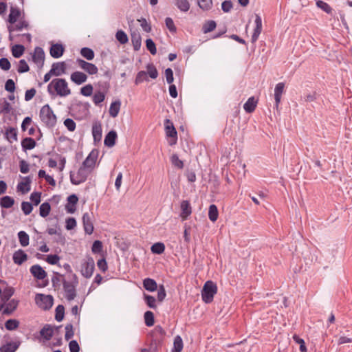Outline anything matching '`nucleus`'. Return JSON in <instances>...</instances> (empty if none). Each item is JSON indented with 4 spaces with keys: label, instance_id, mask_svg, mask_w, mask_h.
Instances as JSON below:
<instances>
[{
    "label": "nucleus",
    "instance_id": "obj_1",
    "mask_svg": "<svg viewBox=\"0 0 352 352\" xmlns=\"http://www.w3.org/2000/svg\"><path fill=\"white\" fill-rule=\"evenodd\" d=\"M47 92L51 96L58 95L66 97L71 94L68 83L64 78H54L47 85Z\"/></svg>",
    "mask_w": 352,
    "mask_h": 352
},
{
    "label": "nucleus",
    "instance_id": "obj_2",
    "mask_svg": "<svg viewBox=\"0 0 352 352\" xmlns=\"http://www.w3.org/2000/svg\"><path fill=\"white\" fill-rule=\"evenodd\" d=\"M78 284V280L76 274H70L67 280H63V289L65 298L67 300H73L76 296V287Z\"/></svg>",
    "mask_w": 352,
    "mask_h": 352
},
{
    "label": "nucleus",
    "instance_id": "obj_3",
    "mask_svg": "<svg viewBox=\"0 0 352 352\" xmlns=\"http://www.w3.org/2000/svg\"><path fill=\"white\" fill-rule=\"evenodd\" d=\"M39 117L42 122L48 128H52L56 124V116L49 104H45L41 107Z\"/></svg>",
    "mask_w": 352,
    "mask_h": 352
},
{
    "label": "nucleus",
    "instance_id": "obj_4",
    "mask_svg": "<svg viewBox=\"0 0 352 352\" xmlns=\"http://www.w3.org/2000/svg\"><path fill=\"white\" fill-rule=\"evenodd\" d=\"M217 292V285L212 280L206 281L201 290L202 300L206 303H210Z\"/></svg>",
    "mask_w": 352,
    "mask_h": 352
},
{
    "label": "nucleus",
    "instance_id": "obj_5",
    "mask_svg": "<svg viewBox=\"0 0 352 352\" xmlns=\"http://www.w3.org/2000/svg\"><path fill=\"white\" fill-rule=\"evenodd\" d=\"M91 173V170L81 165L76 174L70 173L71 182L74 185H79L87 180Z\"/></svg>",
    "mask_w": 352,
    "mask_h": 352
},
{
    "label": "nucleus",
    "instance_id": "obj_6",
    "mask_svg": "<svg viewBox=\"0 0 352 352\" xmlns=\"http://www.w3.org/2000/svg\"><path fill=\"white\" fill-rule=\"evenodd\" d=\"M35 302L41 309L49 310L53 305L54 298L51 295L37 294L35 296Z\"/></svg>",
    "mask_w": 352,
    "mask_h": 352
},
{
    "label": "nucleus",
    "instance_id": "obj_7",
    "mask_svg": "<svg viewBox=\"0 0 352 352\" xmlns=\"http://www.w3.org/2000/svg\"><path fill=\"white\" fill-rule=\"evenodd\" d=\"M165 130L166 135L171 138L169 144L170 146L175 144L177 140V133L173 124L168 119L165 120Z\"/></svg>",
    "mask_w": 352,
    "mask_h": 352
},
{
    "label": "nucleus",
    "instance_id": "obj_8",
    "mask_svg": "<svg viewBox=\"0 0 352 352\" xmlns=\"http://www.w3.org/2000/svg\"><path fill=\"white\" fill-rule=\"evenodd\" d=\"M94 261L93 258H89L87 260L85 261L81 265V274L82 275L88 278H90L94 270Z\"/></svg>",
    "mask_w": 352,
    "mask_h": 352
},
{
    "label": "nucleus",
    "instance_id": "obj_9",
    "mask_svg": "<svg viewBox=\"0 0 352 352\" xmlns=\"http://www.w3.org/2000/svg\"><path fill=\"white\" fill-rule=\"evenodd\" d=\"M98 155V151L97 150H92L83 161L82 166L92 171L95 168Z\"/></svg>",
    "mask_w": 352,
    "mask_h": 352
},
{
    "label": "nucleus",
    "instance_id": "obj_10",
    "mask_svg": "<svg viewBox=\"0 0 352 352\" xmlns=\"http://www.w3.org/2000/svg\"><path fill=\"white\" fill-rule=\"evenodd\" d=\"M76 62L81 69L90 75L96 74L98 72V67L93 63L87 62L80 58H78Z\"/></svg>",
    "mask_w": 352,
    "mask_h": 352
},
{
    "label": "nucleus",
    "instance_id": "obj_11",
    "mask_svg": "<svg viewBox=\"0 0 352 352\" xmlns=\"http://www.w3.org/2000/svg\"><path fill=\"white\" fill-rule=\"evenodd\" d=\"M67 65L65 62H57L52 64L51 73L55 76H60L66 72Z\"/></svg>",
    "mask_w": 352,
    "mask_h": 352
},
{
    "label": "nucleus",
    "instance_id": "obj_12",
    "mask_svg": "<svg viewBox=\"0 0 352 352\" xmlns=\"http://www.w3.org/2000/svg\"><path fill=\"white\" fill-rule=\"evenodd\" d=\"M254 23L255 28L254 29L251 38L252 43H255L258 40V36L262 31V19L258 14H256Z\"/></svg>",
    "mask_w": 352,
    "mask_h": 352
},
{
    "label": "nucleus",
    "instance_id": "obj_13",
    "mask_svg": "<svg viewBox=\"0 0 352 352\" xmlns=\"http://www.w3.org/2000/svg\"><path fill=\"white\" fill-rule=\"evenodd\" d=\"M32 276L38 280H43L47 276L46 272L39 265H34L30 269Z\"/></svg>",
    "mask_w": 352,
    "mask_h": 352
},
{
    "label": "nucleus",
    "instance_id": "obj_14",
    "mask_svg": "<svg viewBox=\"0 0 352 352\" xmlns=\"http://www.w3.org/2000/svg\"><path fill=\"white\" fill-rule=\"evenodd\" d=\"M70 79L76 85H80L87 81V76L82 72L76 71L72 73Z\"/></svg>",
    "mask_w": 352,
    "mask_h": 352
},
{
    "label": "nucleus",
    "instance_id": "obj_15",
    "mask_svg": "<svg viewBox=\"0 0 352 352\" xmlns=\"http://www.w3.org/2000/svg\"><path fill=\"white\" fill-rule=\"evenodd\" d=\"M82 219L85 232L88 234H92L94 231V226L90 214L87 212L85 213Z\"/></svg>",
    "mask_w": 352,
    "mask_h": 352
},
{
    "label": "nucleus",
    "instance_id": "obj_16",
    "mask_svg": "<svg viewBox=\"0 0 352 352\" xmlns=\"http://www.w3.org/2000/svg\"><path fill=\"white\" fill-rule=\"evenodd\" d=\"M29 26L28 22L25 20H21L18 23L15 25H11L8 27V31L10 32V40H12V32L15 31H21L23 29H27Z\"/></svg>",
    "mask_w": 352,
    "mask_h": 352
},
{
    "label": "nucleus",
    "instance_id": "obj_17",
    "mask_svg": "<svg viewBox=\"0 0 352 352\" xmlns=\"http://www.w3.org/2000/svg\"><path fill=\"white\" fill-rule=\"evenodd\" d=\"M28 259L27 254L23 250H18L14 252L12 256L13 262L16 265H21Z\"/></svg>",
    "mask_w": 352,
    "mask_h": 352
},
{
    "label": "nucleus",
    "instance_id": "obj_18",
    "mask_svg": "<svg viewBox=\"0 0 352 352\" xmlns=\"http://www.w3.org/2000/svg\"><path fill=\"white\" fill-rule=\"evenodd\" d=\"M64 51L65 49L62 44L56 43L52 45L50 53L52 57L58 58L63 56Z\"/></svg>",
    "mask_w": 352,
    "mask_h": 352
},
{
    "label": "nucleus",
    "instance_id": "obj_19",
    "mask_svg": "<svg viewBox=\"0 0 352 352\" xmlns=\"http://www.w3.org/2000/svg\"><path fill=\"white\" fill-rule=\"evenodd\" d=\"M33 61L37 64L43 65L45 60V53L43 50L40 47H36L34 49V53L32 56Z\"/></svg>",
    "mask_w": 352,
    "mask_h": 352
},
{
    "label": "nucleus",
    "instance_id": "obj_20",
    "mask_svg": "<svg viewBox=\"0 0 352 352\" xmlns=\"http://www.w3.org/2000/svg\"><path fill=\"white\" fill-rule=\"evenodd\" d=\"M78 201V197L72 194L67 197V204L65 205V209L68 213H74L76 210V205Z\"/></svg>",
    "mask_w": 352,
    "mask_h": 352
},
{
    "label": "nucleus",
    "instance_id": "obj_21",
    "mask_svg": "<svg viewBox=\"0 0 352 352\" xmlns=\"http://www.w3.org/2000/svg\"><path fill=\"white\" fill-rule=\"evenodd\" d=\"M192 213V208L190 202L187 200H184L181 203V214L180 216L183 219H186Z\"/></svg>",
    "mask_w": 352,
    "mask_h": 352
},
{
    "label": "nucleus",
    "instance_id": "obj_22",
    "mask_svg": "<svg viewBox=\"0 0 352 352\" xmlns=\"http://www.w3.org/2000/svg\"><path fill=\"white\" fill-rule=\"evenodd\" d=\"M285 87V84L283 82H278L276 84L274 89V99H275V106L276 108L278 107V105L280 102L281 96L283 93Z\"/></svg>",
    "mask_w": 352,
    "mask_h": 352
},
{
    "label": "nucleus",
    "instance_id": "obj_23",
    "mask_svg": "<svg viewBox=\"0 0 352 352\" xmlns=\"http://www.w3.org/2000/svg\"><path fill=\"white\" fill-rule=\"evenodd\" d=\"M54 327L50 324H45L40 331L41 336L46 341H49L51 340L54 335Z\"/></svg>",
    "mask_w": 352,
    "mask_h": 352
},
{
    "label": "nucleus",
    "instance_id": "obj_24",
    "mask_svg": "<svg viewBox=\"0 0 352 352\" xmlns=\"http://www.w3.org/2000/svg\"><path fill=\"white\" fill-rule=\"evenodd\" d=\"M19 304V300L15 299H12L11 300H8L6 305L5 308L3 310V314L4 315H10L12 312L17 308Z\"/></svg>",
    "mask_w": 352,
    "mask_h": 352
},
{
    "label": "nucleus",
    "instance_id": "obj_25",
    "mask_svg": "<svg viewBox=\"0 0 352 352\" xmlns=\"http://www.w3.org/2000/svg\"><path fill=\"white\" fill-rule=\"evenodd\" d=\"M20 346L19 342H10L0 347V352H15Z\"/></svg>",
    "mask_w": 352,
    "mask_h": 352
},
{
    "label": "nucleus",
    "instance_id": "obj_26",
    "mask_svg": "<svg viewBox=\"0 0 352 352\" xmlns=\"http://www.w3.org/2000/svg\"><path fill=\"white\" fill-rule=\"evenodd\" d=\"M257 100L254 96H252L248 99L245 103L243 104V109L247 113H252L257 105Z\"/></svg>",
    "mask_w": 352,
    "mask_h": 352
},
{
    "label": "nucleus",
    "instance_id": "obj_27",
    "mask_svg": "<svg viewBox=\"0 0 352 352\" xmlns=\"http://www.w3.org/2000/svg\"><path fill=\"white\" fill-rule=\"evenodd\" d=\"M14 293V289L11 286H6L3 291L1 290V300L4 302H7L10 298L13 296Z\"/></svg>",
    "mask_w": 352,
    "mask_h": 352
},
{
    "label": "nucleus",
    "instance_id": "obj_28",
    "mask_svg": "<svg viewBox=\"0 0 352 352\" xmlns=\"http://www.w3.org/2000/svg\"><path fill=\"white\" fill-rule=\"evenodd\" d=\"M31 180L29 177H25L24 181L21 182L17 185V190L25 194L30 190Z\"/></svg>",
    "mask_w": 352,
    "mask_h": 352
},
{
    "label": "nucleus",
    "instance_id": "obj_29",
    "mask_svg": "<svg viewBox=\"0 0 352 352\" xmlns=\"http://www.w3.org/2000/svg\"><path fill=\"white\" fill-rule=\"evenodd\" d=\"M117 133L115 131H109L104 138V143L108 147H112L116 144Z\"/></svg>",
    "mask_w": 352,
    "mask_h": 352
},
{
    "label": "nucleus",
    "instance_id": "obj_30",
    "mask_svg": "<svg viewBox=\"0 0 352 352\" xmlns=\"http://www.w3.org/2000/svg\"><path fill=\"white\" fill-rule=\"evenodd\" d=\"M121 107V102L120 100H117L111 102L109 113L111 117L116 118L118 116Z\"/></svg>",
    "mask_w": 352,
    "mask_h": 352
},
{
    "label": "nucleus",
    "instance_id": "obj_31",
    "mask_svg": "<svg viewBox=\"0 0 352 352\" xmlns=\"http://www.w3.org/2000/svg\"><path fill=\"white\" fill-rule=\"evenodd\" d=\"M92 135L94 142H99L102 139V126L100 124H94L92 126Z\"/></svg>",
    "mask_w": 352,
    "mask_h": 352
},
{
    "label": "nucleus",
    "instance_id": "obj_32",
    "mask_svg": "<svg viewBox=\"0 0 352 352\" xmlns=\"http://www.w3.org/2000/svg\"><path fill=\"white\" fill-rule=\"evenodd\" d=\"M143 286L146 290L154 292L157 289V285L154 279L146 278L143 280Z\"/></svg>",
    "mask_w": 352,
    "mask_h": 352
},
{
    "label": "nucleus",
    "instance_id": "obj_33",
    "mask_svg": "<svg viewBox=\"0 0 352 352\" xmlns=\"http://www.w3.org/2000/svg\"><path fill=\"white\" fill-rule=\"evenodd\" d=\"M5 137L6 140L12 143L17 140V131L16 129L10 127L8 129H6L5 133Z\"/></svg>",
    "mask_w": 352,
    "mask_h": 352
},
{
    "label": "nucleus",
    "instance_id": "obj_34",
    "mask_svg": "<svg viewBox=\"0 0 352 352\" xmlns=\"http://www.w3.org/2000/svg\"><path fill=\"white\" fill-rule=\"evenodd\" d=\"M131 42L135 51H138L142 45L141 36L139 33L133 32L131 34Z\"/></svg>",
    "mask_w": 352,
    "mask_h": 352
},
{
    "label": "nucleus",
    "instance_id": "obj_35",
    "mask_svg": "<svg viewBox=\"0 0 352 352\" xmlns=\"http://www.w3.org/2000/svg\"><path fill=\"white\" fill-rule=\"evenodd\" d=\"M36 146L35 140L32 138H25L21 141L23 150H31Z\"/></svg>",
    "mask_w": 352,
    "mask_h": 352
},
{
    "label": "nucleus",
    "instance_id": "obj_36",
    "mask_svg": "<svg viewBox=\"0 0 352 352\" xmlns=\"http://www.w3.org/2000/svg\"><path fill=\"white\" fill-rule=\"evenodd\" d=\"M175 5L183 12H186L190 10V5L188 0H175Z\"/></svg>",
    "mask_w": 352,
    "mask_h": 352
},
{
    "label": "nucleus",
    "instance_id": "obj_37",
    "mask_svg": "<svg viewBox=\"0 0 352 352\" xmlns=\"http://www.w3.org/2000/svg\"><path fill=\"white\" fill-rule=\"evenodd\" d=\"M165 335V331L161 326H156L152 333V336L155 342L160 341Z\"/></svg>",
    "mask_w": 352,
    "mask_h": 352
},
{
    "label": "nucleus",
    "instance_id": "obj_38",
    "mask_svg": "<svg viewBox=\"0 0 352 352\" xmlns=\"http://www.w3.org/2000/svg\"><path fill=\"white\" fill-rule=\"evenodd\" d=\"M219 217V211L217 207L214 204H211L208 209V218L212 221L215 222Z\"/></svg>",
    "mask_w": 352,
    "mask_h": 352
},
{
    "label": "nucleus",
    "instance_id": "obj_39",
    "mask_svg": "<svg viewBox=\"0 0 352 352\" xmlns=\"http://www.w3.org/2000/svg\"><path fill=\"white\" fill-rule=\"evenodd\" d=\"M216 26H217V23L214 21H213V20L206 21L202 26V32L204 34L209 33V32L213 31L216 28Z\"/></svg>",
    "mask_w": 352,
    "mask_h": 352
},
{
    "label": "nucleus",
    "instance_id": "obj_40",
    "mask_svg": "<svg viewBox=\"0 0 352 352\" xmlns=\"http://www.w3.org/2000/svg\"><path fill=\"white\" fill-rule=\"evenodd\" d=\"M14 204V200L10 196H4L1 199L0 206L3 208H10Z\"/></svg>",
    "mask_w": 352,
    "mask_h": 352
},
{
    "label": "nucleus",
    "instance_id": "obj_41",
    "mask_svg": "<svg viewBox=\"0 0 352 352\" xmlns=\"http://www.w3.org/2000/svg\"><path fill=\"white\" fill-rule=\"evenodd\" d=\"M18 238L21 246L26 247L29 245L30 237L25 231H20L18 232Z\"/></svg>",
    "mask_w": 352,
    "mask_h": 352
},
{
    "label": "nucleus",
    "instance_id": "obj_42",
    "mask_svg": "<svg viewBox=\"0 0 352 352\" xmlns=\"http://www.w3.org/2000/svg\"><path fill=\"white\" fill-rule=\"evenodd\" d=\"M24 50L25 47L23 45L19 44L15 45L12 48V56L14 58H20L23 55Z\"/></svg>",
    "mask_w": 352,
    "mask_h": 352
},
{
    "label": "nucleus",
    "instance_id": "obj_43",
    "mask_svg": "<svg viewBox=\"0 0 352 352\" xmlns=\"http://www.w3.org/2000/svg\"><path fill=\"white\" fill-rule=\"evenodd\" d=\"M51 210L50 204L48 202L43 203L39 208V214L42 217H46L49 215Z\"/></svg>",
    "mask_w": 352,
    "mask_h": 352
},
{
    "label": "nucleus",
    "instance_id": "obj_44",
    "mask_svg": "<svg viewBox=\"0 0 352 352\" xmlns=\"http://www.w3.org/2000/svg\"><path fill=\"white\" fill-rule=\"evenodd\" d=\"M20 16V11L14 8H11L10 12L8 16V21L11 24H14L19 16Z\"/></svg>",
    "mask_w": 352,
    "mask_h": 352
},
{
    "label": "nucleus",
    "instance_id": "obj_45",
    "mask_svg": "<svg viewBox=\"0 0 352 352\" xmlns=\"http://www.w3.org/2000/svg\"><path fill=\"white\" fill-rule=\"evenodd\" d=\"M183 349V341L179 336H177L174 339L173 349L172 352H181Z\"/></svg>",
    "mask_w": 352,
    "mask_h": 352
},
{
    "label": "nucleus",
    "instance_id": "obj_46",
    "mask_svg": "<svg viewBox=\"0 0 352 352\" xmlns=\"http://www.w3.org/2000/svg\"><path fill=\"white\" fill-rule=\"evenodd\" d=\"M105 99V94L100 91H96L93 96V102L96 105H100Z\"/></svg>",
    "mask_w": 352,
    "mask_h": 352
},
{
    "label": "nucleus",
    "instance_id": "obj_47",
    "mask_svg": "<svg viewBox=\"0 0 352 352\" xmlns=\"http://www.w3.org/2000/svg\"><path fill=\"white\" fill-rule=\"evenodd\" d=\"M151 250L153 254H161L165 250V245L163 243L157 242L151 246Z\"/></svg>",
    "mask_w": 352,
    "mask_h": 352
},
{
    "label": "nucleus",
    "instance_id": "obj_48",
    "mask_svg": "<svg viewBox=\"0 0 352 352\" xmlns=\"http://www.w3.org/2000/svg\"><path fill=\"white\" fill-rule=\"evenodd\" d=\"M146 68L147 69L146 74L153 79H155L158 76V72L153 63H148Z\"/></svg>",
    "mask_w": 352,
    "mask_h": 352
},
{
    "label": "nucleus",
    "instance_id": "obj_49",
    "mask_svg": "<svg viewBox=\"0 0 352 352\" xmlns=\"http://www.w3.org/2000/svg\"><path fill=\"white\" fill-rule=\"evenodd\" d=\"M80 54L88 60H91L94 58V51L89 47H82L80 50Z\"/></svg>",
    "mask_w": 352,
    "mask_h": 352
},
{
    "label": "nucleus",
    "instance_id": "obj_50",
    "mask_svg": "<svg viewBox=\"0 0 352 352\" xmlns=\"http://www.w3.org/2000/svg\"><path fill=\"white\" fill-rule=\"evenodd\" d=\"M197 3L199 7L204 11L210 10L212 6V0H197Z\"/></svg>",
    "mask_w": 352,
    "mask_h": 352
},
{
    "label": "nucleus",
    "instance_id": "obj_51",
    "mask_svg": "<svg viewBox=\"0 0 352 352\" xmlns=\"http://www.w3.org/2000/svg\"><path fill=\"white\" fill-rule=\"evenodd\" d=\"M144 322L147 327H151L154 324V315L151 311H147L144 313Z\"/></svg>",
    "mask_w": 352,
    "mask_h": 352
},
{
    "label": "nucleus",
    "instance_id": "obj_52",
    "mask_svg": "<svg viewBox=\"0 0 352 352\" xmlns=\"http://www.w3.org/2000/svg\"><path fill=\"white\" fill-rule=\"evenodd\" d=\"M316 6L327 14H331L332 12L331 7L327 3L322 0L316 1Z\"/></svg>",
    "mask_w": 352,
    "mask_h": 352
},
{
    "label": "nucleus",
    "instance_id": "obj_53",
    "mask_svg": "<svg viewBox=\"0 0 352 352\" xmlns=\"http://www.w3.org/2000/svg\"><path fill=\"white\" fill-rule=\"evenodd\" d=\"M19 322L16 319H9L5 323V327L9 331H13L18 328Z\"/></svg>",
    "mask_w": 352,
    "mask_h": 352
},
{
    "label": "nucleus",
    "instance_id": "obj_54",
    "mask_svg": "<svg viewBox=\"0 0 352 352\" xmlns=\"http://www.w3.org/2000/svg\"><path fill=\"white\" fill-rule=\"evenodd\" d=\"M170 162L175 167L179 169H182L184 168V162L182 160H179L177 154L172 155L170 157Z\"/></svg>",
    "mask_w": 352,
    "mask_h": 352
},
{
    "label": "nucleus",
    "instance_id": "obj_55",
    "mask_svg": "<svg viewBox=\"0 0 352 352\" xmlns=\"http://www.w3.org/2000/svg\"><path fill=\"white\" fill-rule=\"evenodd\" d=\"M64 314H65L64 306L61 305H58L56 308L55 319L58 322L62 321L64 318Z\"/></svg>",
    "mask_w": 352,
    "mask_h": 352
},
{
    "label": "nucleus",
    "instance_id": "obj_56",
    "mask_svg": "<svg viewBox=\"0 0 352 352\" xmlns=\"http://www.w3.org/2000/svg\"><path fill=\"white\" fill-rule=\"evenodd\" d=\"M116 38L121 44H125L129 41L127 34L122 30H118L116 32Z\"/></svg>",
    "mask_w": 352,
    "mask_h": 352
},
{
    "label": "nucleus",
    "instance_id": "obj_57",
    "mask_svg": "<svg viewBox=\"0 0 352 352\" xmlns=\"http://www.w3.org/2000/svg\"><path fill=\"white\" fill-rule=\"evenodd\" d=\"M144 298L146 304L147 305V306L148 307H150L151 309L156 308V303H155L156 300H155V297L148 295V294H144Z\"/></svg>",
    "mask_w": 352,
    "mask_h": 352
},
{
    "label": "nucleus",
    "instance_id": "obj_58",
    "mask_svg": "<svg viewBox=\"0 0 352 352\" xmlns=\"http://www.w3.org/2000/svg\"><path fill=\"white\" fill-rule=\"evenodd\" d=\"M146 46L147 50L150 52L152 55H155L157 53V49L155 43L151 38H147L146 40Z\"/></svg>",
    "mask_w": 352,
    "mask_h": 352
},
{
    "label": "nucleus",
    "instance_id": "obj_59",
    "mask_svg": "<svg viewBox=\"0 0 352 352\" xmlns=\"http://www.w3.org/2000/svg\"><path fill=\"white\" fill-rule=\"evenodd\" d=\"M93 86L91 84H87L80 89V94L86 97L91 96L93 94Z\"/></svg>",
    "mask_w": 352,
    "mask_h": 352
},
{
    "label": "nucleus",
    "instance_id": "obj_60",
    "mask_svg": "<svg viewBox=\"0 0 352 352\" xmlns=\"http://www.w3.org/2000/svg\"><path fill=\"white\" fill-rule=\"evenodd\" d=\"M29 69H30V67H29L27 62L23 59L20 60L19 62L18 67H17V72L19 73H25V72H28Z\"/></svg>",
    "mask_w": 352,
    "mask_h": 352
},
{
    "label": "nucleus",
    "instance_id": "obj_61",
    "mask_svg": "<svg viewBox=\"0 0 352 352\" xmlns=\"http://www.w3.org/2000/svg\"><path fill=\"white\" fill-rule=\"evenodd\" d=\"M146 76H147V74L145 71L139 72L136 75V77L135 79V84L139 85L140 83L142 82L144 80H148Z\"/></svg>",
    "mask_w": 352,
    "mask_h": 352
},
{
    "label": "nucleus",
    "instance_id": "obj_62",
    "mask_svg": "<svg viewBox=\"0 0 352 352\" xmlns=\"http://www.w3.org/2000/svg\"><path fill=\"white\" fill-rule=\"evenodd\" d=\"M21 209L25 215H28L32 212L33 206L32 204L30 202L23 201L21 203Z\"/></svg>",
    "mask_w": 352,
    "mask_h": 352
},
{
    "label": "nucleus",
    "instance_id": "obj_63",
    "mask_svg": "<svg viewBox=\"0 0 352 352\" xmlns=\"http://www.w3.org/2000/svg\"><path fill=\"white\" fill-rule=\"evenodd\" d=\"M166 26L172 33H175L177 28L175 25L173 20L170 17H166L165 19Z\"/></svg>",
    "mask_w": 352,
    "mask_h": 352
},
{
    "label": "nucleus",
    "instance_id": "obj_64",
    "mask_svg": "<svg viewBox=\"0 0 352 352\" xmlns=\"http://www.w3.org/2000/svg\"><path fill=\"white\" fill-rule=\"evenodd\" d=\"M64 125L69 131H74L76 129V122L71 118H67L64 121Z\"/></svg>",
    "mask_w": 352,
    "mask_h": 352
}]
</instances>
